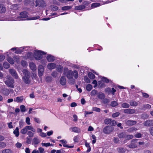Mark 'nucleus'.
<instances>
[{
    "label": "nucleus",
    "instance_id": "obj_1",
    "mask_svg": "<svg viewBox=\"0 0 153 153\" xmlns=\"http://www.w3.org/2000/svg\"><path fill=\"white\" fill-rule=\"evenodd\" d=\"M22 72L24 75L22 77L23 81L26 84H30L31 81L30 72L26 69L23 70Z\"/></svg>",
    "mask_w": 153,
    "mask_h": 153
},
{
    "label": "nucleus",
    "instance_id": "obj_2",
    "mask_svg": "<svg viewBox=\"0 0 153 153\" xmlns=\"http://www.w3.org/2000/svg\"><path fill=\"white\" fill-rule=\"evenodd\" d=\"M66 76L68 78H73L74 77L75 79H77L79 76L78 73L76 70H69L67 72Z\"/></svg>",
    "mask_w": 153,
    "mask_h": 153
},
{
    "label": "nucleus",
    "instance_id": "obj_3",
    "mask_svg": "<svg viewBox=\"0 0 153 153\" xmlns=\"http://www.w3.org/2000/svg\"><path fill=\"white\" fill-rule=\"evenodd\" d=\"M4 83L8 87L11 88H14V80L12 77H10L8 78L7 80L4 81Z\"/></svg>",
    "mask_w": 153,
    "mask_h": 153
},
{
    "label": "nucleus",
    "instance_id": "obj_4",
    "mask_svg": "<svg viewBox=\"0 0 153 153\" xmlns=\"http://www.w3.org/2000/svg\"><path fill=\"white\" fill-rule=\"evenodd\" d=\"M46 54V52L36 50L34 52V56L36 59L39 60L42 58V55Z\"/></svg>",
    "mask_w": 153,
    "mask_h": 153
},
{
    "label": "nucleus",
    "instance_id": "obj_5",
    "mask_svg": "<svg viewBox=\"0 0 153 153\" xmlns=\"http://www.w3.org/2000/svg\"><path fill=\"white\" fill-rule=\"evenodd\" d=\"M138 139H134L131 140L130 144L127 147L131 149H134L138 147Z\"/></svg>",
    "mask_w": 153,
    "mask_h": 153
},
{
    "label": "nucleus",
    "instance_id": "obj_6",
    "mask_svg": "<svg viewBox=\"0 0 153 153\" xmlns=\"http://www.w3.org/2000/svg\"><path fill=\"white\" fill-rule=\"evenodd\" d=\"M114 130V128L110 126H107L105 127L103 130V132L105 134H109L112 132Z\"/></svg>",
    "mask_w": 153,
    "mask_h": 153
},
{
    "label": "nucleus",
    "instance_id": "obj_7",
    "mask_svg": "<svg viewBox=\"0 0 153 153\" xmlns=\"http://www.w3.org/2000/svg\"><path fill=\"white\" fill-rule=\"evenodd\" d=\"M36 6H38L40 7H44L46 6V4L43 0H36Z\"/></svg>",
    "mask_w": 153,
    "mask_h": 153
},
{
    "label": "nucleus",
    "instance_id": "obj_8",
    "mask_svg": "<svg viewBox=\"0 0 153 153\" xmlns=\"http://www.w3.org/2000/svg\"><path fill=\"white\" fill-rule=\"evenodd\" d=\"M9 72L12 76L15 78L17 79L19 78V76L15 69H10L9 70Z\"/></svg>",
    "mask_w": 153,
    "mask_h": 153
},
{
    "label": "nucleus",
    "instance_id": "obj_9",
    "mask_svg": "<svg viewBox=\"0 0 153 153\" xmlns=\"http://www.w3.org/2000/svg\"><path fill=\"white\" fill-rule=\"evenodd\" d=\"M38 73L40 77L42 76L43 74L44 71V68L43 66L40 65L38 68Z\"/></svg>",
    "mask_w": 153,
    "mask_h": 153
},
{
    "label": "nucleus",
    "instance_id": "obj_10",
    "mask_svg": "<svg viewBox=\"0 0 153 153\" xmlns=\"http://www.w3.org/2000/svg\"><path fill=\"white\" fill-rule=\"evenodd\" d=\"M143 125L146 126H153V120H147L143 123Z\"/></svg>",
    "mask_w": 153,
    "mask_h": 153
},
{
    "label": "nucleus",
    "instance_id": "obj_11",
    "mask_svg": "<svg viewBox=\"0 0 153 153\" xmlns=\"http://www.w3.org/2000/svg\"><path fill=\"white\" fill-rule=\"evenodd\" d=\"M135 110L134 109H126L124 110V112L125 113L128 114H133L135 113Z\"/></svg>",
    "mask_w": 153,
    "mask_h": 153
},
{
    "label": "nucleus",
    "instance_id": "obj_12",
    "mask_svg": "<svg viewBox=\"0 0 153 153\" xmlns=\"http://www.w3.org/2000/svg\"><path fill=\"white\" fill-rule=\"evenodd\" d=\"M29 65L30 69L33 71H35L36 70V66L34 63L31 62L29 63Z\"/></svg>",
    "mask_w": 153,
    "mask_h": 153
},
{
    "label": "nucleus",
    "instance_id": "obj_13",
    "mask_svg": "<svg viewBox=\"0 0 153 153\" xmlns=\"http://www.w3.org/2000/svg\"><path fill=\"white\" fill-rule=\"evenodd\" d=\"M136 121L128 120L125 121V123L128 126H132L136 124Z\"/></svg>",
    "mask_w": 153,
    "mask_h": 153
},
{
    "label": "nucleus",
    "instance_id": "obj_14",
    "mask_svg": "<svg viewBox=\"0 0 153 153\" xmlns=\"http://www.w3.org/2000/svg\"><path fill=\"white\" fill-rule=\"evenodd\" d=\"M2 93L4 95H7L10 93V91L7 88H4L1 89Z\"/></svg>",
    "mask_w": 153,
    "mask_h": 153
},
{
    "label": "nucleus",
    "instance_id": "obj_15",
    "mask_svg": "<svg viewBox=\"0 0 153 153\" xmlns=\"http://www.w3.org/2000/svg\"><path fill=\"white\" fill-rule=\"evenodd\" d=\"M24 97L23 96L18 97L14 99V101L17 102H21L23 101Z\"/></svg>",
    "mask_w": 153,
    "mask_h": 153
},
{
    "label": "nucleus",
    "instance_id": "obj_16",
    "mask_svg": "<svg viewBox=\"0 0 153 153\" xmlns=\"http://www.w3.org/2000/svg\"><path fill=\"white\" fill-rule=\"evenodd\" d=\"M56 66V64L53 63H50L48 64L47 67L48 69L52 70L54 69Z\"/></svg>",
    "mask_w": 153,
    "mask_h": 153
},
{
    "label": "nucleus",
    "instance_id": "obj_17",
    "mask_svg": "<svg viewBox=\"0 0 153 153\" xmlns=\"http://www.w3.org/2000/svg\"><path fill=\"white\" fill-rule=\"evenodd\" d=\"M10 8L13 10H17L19 9V6L18 4H16L12 5Z\"/></svg>",
    "mask_w": 153,
    "mask_h": 153
},
{
    "label": "nucleus",
    "instance_id": "obj_18",
    "mask_svg": "<svg viewBox=\"0 0 153 153\" xmlns=\"http://www.w3.org/2000/svg\"><path fill=\"white\" fill-rule=\"evenodd\" d=\"M97 97L100 99L103 100L105 98V95L103 93L99 92L97 94Z\"/></svg>",
    "mask_w": 153,
    "mask_h": 153
},
{
    "label": "nucleus",
    "instance_id": "obj_19",
    "mask_svg": "<svg viewBox=\"0 0 153 153\" xmlns=\"http://www.w3.org/2000/svg\"><path fill=\"white\" fill-rule=\"evenodd\" d=\"M60 82L62 85H65L66 80L65 77L62 76L61 77L60 80Z\"/></svg>",
    "mask_w": 153,
    "mask_h": 153
},
{
    "label": "nucleus",
    "instance_id": "obj_20",
    "mask_svg": "<svg viewBox=\"0 0 153 153\" xmlns=\"http://www.w3.org/2000/svg\"><path fill=\"white\" fill-rule=\"evenodd\" d=\"M40 141L37 137L34 138L32 140V144L37 145L40 143Z\"/></svg>",
    "mask_w": 153,
    "mask_h": 153
},
{
    "label": "nucleus",
    "instance_id": "obj_21",
    "mask_svg": "<svg viewBox=\"0 0 153 153\" xmlns=\"http://www.w3.org/2000/svg\"><path fill=\"white\" fill-rule=\"evenodd\" d=\"M47 59L48 62H53L55 60V58L51 55H49L47 57Z\"/></svg>",
    "mask_w": 153,
    "mask_h": 153
},
{
    "label": "nucleus",
    "instance_id": "obj_22",
    "mask_svg": "<svg viewBox=\"0 0 153 153\" xmlns=\"http://www.w3.org/2000/svg\"><path fill=\"white\" fill-rule=\"evenodd\" d=\"M70 129L72 130V131L74 132L79 133L80 131V129L76 127H71Z\"/></svg>",
    "mask_w": 153,
    "mask_h": 153
},
{
    "label": "nucleus",
    "instance_id": "obj_23",
    "mask_svg": "<svg viewBox=\"0 0 153 153\" xmlns=\"http://www.w3.org/2000/svg\"><path fill=\"white\" fill-rule=\"evenodd\" d=\"M27 14L26 12H23L20 14V17L21 18H25L27 17Z\"/></svg>",
    "mask_w": 153,
    "mask_h": 153
},
{
    "label": "nucleus",
    "instance_id": "obj_24",
    "mask_svg": "<svg viewBox=\"0 0 153 153\" xmlns=\"http://www.w3.org/2000/svg\"><path fill=\"white\" fill-rule=\"evenodd\" d=\"M6 10V8L2 4H0V13H4L5 12Z\"/></svg>",
    "mask_w": 153,
    "mask_h": 153
},
{
    "label": "nucleus",
    "instance_id": "obj_25",
    "mask_svg": "<svg viewBox=\"0 0 153 153\" xmlns=\"http://www.w3.org/2000/svg\"><path fill=\"white\" fill-rule=\"evenodd\" d=\"M13 134L15 135L16 137H18L19 136V129L18 127H16L15 130H14L13 132Z\"/></svg>",
    "mask_w": 153,
    "mask_h": 153
},
{
    "label": "nucleus",
    "instance_id": "obj_26",
    "mask_svg": "<svg viewBox=\"0 0 153 153\" xmlns=\"http://www.w3.org/2000/svg\"><path fill=\"white\" fill-rule=\"evenodd\" d=\"M27 130H29L33 132H35L36 131L35 129L33 127L30 126H26Z\"/></svg>",
    "mask_w": 153,
    "mask_h": 153
},
{
    "label": "nucleus",
    "instance_id": "obj_27",
    "mask_svg": "<svg viewBox=\"0 0 153 153\" xmlns=\"http://www.w3.org/2000/svg\"><path fill=\"white\" fill-rule=\"evenodd\" d=\"M137 130V129L134 127H131L128 129L127 131L129 133L134 132Z\"/></svg>",
    "mask_w": 153,
    "mask_h": 153
},
{
    "label": "nucleus",
    "instance_id": "obj_28",
    "mask_svg": "<svg viewBox=\"0 0 153 153\" xmlns=\"http://www.w3.org/2000/svg\"><path fill=\"white\" fill-rule=\"evenodd\" d=\"M126 134L124 132L120 133L118 135V137L120 138H125Z\"/></svg>",
    "mask_w": 153,
    "mask_h": 153
},
{
    "label": "nucleus",
    "instance_id": "obj_29",
    "mask_svg": "<svg viewBox=\"0 0 153 153\" xmlns=\"http://www.w3.org/2000/svg\"><path fill=\"white\" fill-rule=\"evenodd\" d=\"M85 6L83 5H80L75 7V9L77 10H81L85 8Z\"/></svg>",
    "mask_w": 153,
    "mask_h": 153
},
{
    "label": "nucleus",
    "instance_id": "obj_30",
    "mask_svg": "<svg viewBox=\"0 0 153 153\" xmlns=\"http://www.w3.org/2000/svg\"><path fill=\"white\" fill-rule=\"evenodd\" d=\"M151 108V105L149 104L144 105H143L142 109H146L150 108Z\"/></svg>",
    "mask_w": 153,
    "mask_h": 153
},
{
    "label": "nucleus",
    "instance_id": "obj_31",
    "mask_svg": "<svg viewBox=\"0 0 153 153\" xmlns=\"http://www.w3.org/2000/svg\"><path fill=\"white\" fill-rule=\"evenodd\" d=\"M1 153H13V152L10 149H7L3 150Z\"/></svg>",
    "mask_w": 153,
    "mask_h": 153
},
{
    "label": "nucleus",
    "instance_id": "obj_32",
    "mask_svg": "<svg viewBox=\"0 0 153 153\" xmlns=\"http://www.w3.org/2000/svg\"><path fill=\"white\" fill-rule=\"evenodd\" d=\"M100 6V4L99 3H93L91 4V7L93 8L97 7Z\"/></svg>",
    "mask_w": 153,
    "mask_h": 153
},
{
    "label": "nucleus",
    "instance_id": "obj_33",
    "mask_svg": "<svg viewBox=\"0 0 153 153\" xmlns=\"http://www.w3.org/2000/svg\"><path fill=\"white\" fill-rule=\"evenodd\" d=\"M72 7L71 6H66L62 7V10H68L71 9Z\"/></svg>",
    "mask_w": 153,
    "mask_h": 153
},
{
    "label": "nucleus",
    "instance_id": "obj_34",
    "mask_svg": "<svg viewBox=\"0 0 153 153\" xmlns=\"http://www.w3.org/2000/svg\"><path fill=\"white\" fill-rule=\"evenodd\" d=\"M134 136L132 135H126V134L125 138L126 140H129L133 138Z\"/></svg>",
    "mask_w": 153,
    "mask_h": 153
},
{
    "label": "nucleus",
    "instance_id": "obj_35",
    "mask_svg": "<svg viewBox=\"0 0 153 153\" xmlns=\"http://www.w3.org/2000/svg\"><path fill=\"white\" fill-rule=\"evenodd\" d=\"M7 61L11 64H13L14 63V61L13 59L10 57H8L7 59Z\"/></svg>",
    "mask_w": 153,
    "mask_h": 153
},
{
    "label": "nucleus",
    "instance_id": "obj_36",
    "mask_svg": "<svg viewBox=\"0 0 153 153\" xmlns=\"http://www.w3.org/2000/svg\"><path fill=\"white\" fill-rule=\"evenodd\" d=\"M27 131H28L27 129L26 126H25L21 130L20 132L22 134H25L27 133Z\"/></svg>",
    "mask_w": 153,
    "mask_h": 153
},
{
    "label": "nucleus",
    "instance_id": "obj_37",
    "mask_svg": "<svg viewBox=\"0 0 153 153\" xmlns=\"http://www.w3.org/2000/svg\"><path fill=\"white\" fill-rule=\"evenodd\" d=\"M121 106L123 108H128L129 107L130 105L128 103H124L122 104Z\"/></svg>",
    "mask_w": 153,
    "mask_h": 153
},
{
    "label": "nucleus",
    "instance_id": "obj_38",
    "mask_svg": "<svg viewBox=\"0 0 153 153\" xmlns=\"http://www.w3.org/2000/svg\"><path fill=\"white\" fill-rule=\"evenodd\" d=\"M34 0H25V3L26 4H30L31 5H33V4H34Z\"/></svg>",
    "mask_w": 153,
    "mask_h": 153
},
{
    "label": "nucleus",
    "instance_id": "obj_39",
    "mask_svg": "<svg viewBox=\"0 0 153 153\" xmlns=\"http://www.w3.org/2000/svg\"><path fill=\"white\" fill-rule=\"evenodd\" d=\"M20 108L21 111L22 112H25L26 110L25 106L23 105L20 106Z\"/></svg>",
    "mask_w": 153,
    "mask_h": 153
},
{
    "label": "nucleus",
    "instance_id": "obj_40",
    "mask_svg": "<svg viewBox=\"0 0 153 153\" xmlns=\"http://www.w3.org/2000/svg\"><path fill=\"white\" fill-rule=\"evenodd\" d=\"M88 76L91 79H93L95 78L94 75L92 73L90 72L88 74Z\"/></svg>",
    "mask_w": 153,
    "mask_h": 153
},
{
    "label": "nucleus",
    "instance_id": "obj_41",
    "mask_svg": "<svg viewBox=\"0 0 153 153\" xmlns=\"http://www.w3.org/2000/svg\"><path fill=\"white\" fill-rule=\"evenodd\" d=\"M6 146L5 143L1 142H0V149H1L5 147Z\"/></svg>",
    "mask_w": 153,
    "mask_h": 153
},
{
    "label": "nucleus",
    "instance_id": "obj_42",
    "mask_svg": "<svg viewBox=\"0 0 153 153\" xmlns=\"http://www.w3.org/2000/svg\"><path fill=\"white\" fill-rule=\"evenodd\" d=\"M118 105L117 102L115 101H113L111 102L110 105L113 107H114Z\"/></svg>",
    "mask_w": 153,
    "mask_h": 153
},
{
    "label": "nucleus",
    "instance_id": "obj_43",
    "mask_svg": "<svg viewBox=\"0 0 153 153\" xmlns=\"http://www.w3.org/2000/svg\"><path fill=\"white\" fill-rule=\"evenodd\" d=\"M129 103L130 105L132 106H136L137 105V103L136 102L133 101H130Z\"/></svg>",
    "mask_w": 153,
    "mask_h": 153
},
{
    "label": "nucleus",
    "instance_id": "obj_44",
    "mask_svg": "<svg viewBox=\"0 0 153 153\" xmlns=\"http://www.w3.org/2000/svg\"><path fill=\"white\" fill-rule=\"evenodd\" d=\"M111 119H106L104 120L105 123L107 125L109 124L110 125L111 122Z\"/></svg>",
    "mask_w": 153,
    "mask_h": 153
},
{
    "label": "nucleus",
    "instance_id": "obj_45",
    "mask_svg": "<svg viewBox=\"0 0 153 153\" xmlns=\"http://www.w3.org/2000/svg\"><path fill=\"white\" fill-rule=\"evenodd\" d=\"M69 79V82L72 84H74L75 82V79L73 78H68Z\"/></svg>",
    "mask_w": 153,
    "mask_h": 153
},
{
    "label": "nucleus",
    "instance_id": "obj_46",
    "mask_svg": "<svg viewBox=\"0 0 153 153\" xmlns=\"http://www.w3.org/2000/svg\"><path fill=\"white\" fill-rule=\"evenodd\" d=\"M119 153H124L125 152L126 150L123 148H119L118 149Z\"/></svg>",
    "mask_w": 153,
    "mask_h": 153
},
{
    "label": "nucleus",
    "instance_id": "obj_47",
    "mask_svg": "<svg viewBox=\"0 0 153 153\" xmlns=\"http://www.w3.org/2000/svg\"><path fill=\"white\" fill-rule=\"evenodd\" d=\"M92 86L90 84L86 86V89L88 91H90L92 89Z\"/></svg>",
    "mask_w": 153,
    "mask_h": 153
},
{
    "label": "nucleus",
    "instance_id": "obj_48",
    "mask_svg": "<svg viewBox=\"0 0 153 153\" xmlns=\"http://www.w3.org/2000/svg\"><path fill=\"white\" fill-rule=\"evenodd\" d=\"M39 18V16H36L27 18V19L28 20H34L38 19Z\"/></svg>",
    "mask_w": 153,
    "mask_h": 153
},
{
    "label": "nucleus",
    "instance_id": "obj_49",
    "mask_svg": "<svg viewBox=\"0 0 153 153\" xmlns=\"http://www.w3.org/2000/svg\"><path fill=\"white\" fill-rule=\"evenodd\" d=\"M27 134L29 137H31L34 136V133L32 131H27Z\"/></svg>",
    "mask_w": 153,
    "mask_h": 153
},
{
    "label": "nucleus",
    "instance_id": "obj_50",
    "mask_svg": "<svg viewBox=\"0 0 153 153\" xmlns=\"http://www.w3.org/2000/svg\"><path fill=\"white\" fill-rule=\"evenodd\" d=\"M102 80L103 82L106 83H108L110 81V80L105 77H102Z\"/></svg>",
    "mask_w": 153,
    "mask_h": 153
},
{
    "label": "nucleus",
    "instance_id": "obj_51",
    "mask_svg": "<svg viewBox=\"0 0 153 153\" xmlns=\"http://www.w3.org/2000/svg\"><path fill=\"white\" fill-rule=\"evenodd\" d=\"M63 67L61 65H59L57 68V70L59 72H61L62 71Z\"/></svg>",
    "mask_w": 153,
    "mask_h": 153
},
{
    "label": "nucleus",
    "instance_id": "obj_52",
    "mask_svg": "<svg viewBox=\"0 0 153 153\" xmlns=\"http://www.w3.org/2000/svg\"><path fill=\"white\" fill-rule=\"evenodd\" d=\"M3 65L4 67L5 68H8L10 67L9 64L7 62H4Z\"/></svg>",
    "mask_w": 153,
    "mask_h": 153
},
{
    "label": "nucleus",
    "instance_id": "obj_53",
    "mask_svg": "<svg viewBox=\"0 0 153 153\" xmlns=\"http://www.w3.org/2000/svg\"><path fill=\"white\" fill-rule=\"evenodd\" d=\"M92 139H93V140H92V143L94 144L96 142V137H95V136L94 134H93L92 135Z\"/></svg>",
    "mask_w": 153,
    "mask_h": 153
},
{
    "label": "nucleus",
    "instance_id": "obj_54",
    "mask_svg": "<svg viewBox=\"0 0 153 153\" xmlns=\"http://www.w3.org/2000/svg\"><path fill=\"white\" fill-rule=\"evenodd\" d=\"M97 93V91L96 90H93L91 92V96H94L96 95Z\"/></svg>",
    "mask_w": 153,
    "mask_h": 153
},
{
    "label": "nucleus",
    "instance_id": "obj_55",
    "mask_svg": "<svg viewBox=\"0 0 153 153\" xmlns=\"http://www.w3.org/2000/svg\"><path fill=\"white\" fill-rule=\"evenodd\" d=\"M119 139L117 137H114L113 139V141L115 143H117L119 142Z\"/></svg>",
    "mask_w": 153,
    "mask_h": 153
},
{
    "label": "nucleus",
    "instance_id": "obj_56",
    "mask_svg": "<svg viewBox=\"0 0 153 153\" xmlns=\"http://www.w3.org/2000/svg\"><path fill=\"white\" fill-rule=\"evenodd\" d=\"M117 124V123L116 122L115 120H112L111 121V122L110 124V125L111 126H115Z\"/></svg>",
    "mask_w": 153,
    "mask_h": 153
},
{
    "label": "nucleus",
    "instance_id": "obj_57",
    "mask_svg": "<svg viewBox=\"0 0 153 153\" xmlns=\"http://www.w3.org/2000/svg\"><path fill=\"white\" fill-rule=\"evenodd\" d=\"M42 144L43 146H45L46 147L49 146L51 145V144H50V143H42Z\"/></svg>",
    "mask_w": 153,
    "mask_h": 153
},
{
    "label": "nucleus",
    "instance_id": "obj_58",
    "mask_svg": "<svg viewBox=\"0 0 153 153\" xmlns=\"http://www.w3.org/2000/svg\"><path fill=\"white\" fill-rule=\"evenodd\" d=\"M134 136L136 138H140L142 136L141 133H137L134 135Z\"/></svg>",
    "mask_w": 153,
    "mask_h": 153
},
{
    "label": "nucleus",
    "instance_id": "obj_59",
    "mask_svg": "<svg viewBox=\"0 0 153 153\" xmlns=\"http://www.w3.org/2000/svg\"><path fill=\"white\" fill-rule=\"evenodd\" d=\"M84 79L85 82L87 83H89L90 82V80L87 76L84 77Z\"/></svg>",
    "mask_w": 153,
    "mask_h": 153
},
{
    "label": "nucleus",
    "instance_id": "obj_60",
    "mask_svg": "<svg viewBox=\"0 0 153 153\" xmlns=\"http://www.w3.org/2000/svg\"><path fill=\"white\" fill-rule=\"evenodd\" d=\"M120 114L119 112H116L113 114L112 117H118Z\"/></svg>",
    "mask_w": 153,
    "mask_h": 153
},
{
    "label": "nucleus",
    "instance_id": "obj_61",
    "mask_svg": "<svg viewBox=\"0 0 153 153\" xmlns=\"http://www.w3.org/2000/svg\"><path fill=\"white\" fill-rule=\"evenodd\" d=\"M30 120L29 117H27L26 118V122L27 125H30Z\"/></svg>",
    "mask_w": 153,
    "mask_h": 153
},
{
    "label": "nucleus",
    "instance_id": "obj_62",
    "mask_svg": "<svg viewBox=\"0 0 153 153\" xmlns=\"http://www.w3.org/2000/svg\"><path fill=\"white\" fill-rule=\"evenodd\" d=\"M142 94L143 97L145 98H147L149 97V95L146 93L142 92Z\"/></svg>",
    "mask_w": 153,
    "mask_h": 153
},
{
    "label": "nucleus",
    "instance_id": "obj_63",
    "mask_svg": "<svg viewBox=\"0 0 153 153\" xmlns=\"http://www.w3.org/2000/svg\"><path fill=\"white\" fill-rule=\"evenodd\" d=\"M51 80V77L50 76H47L46 78V80L47 82H49Z\"/></svg>",
    "mask_w": 153,
    "mask_h": 153
},
{
    "label": "nucleus",
    "instance_id": "obj_64",
    "mask_svg": "<svg viewBox=\"0 0 153 153\" xmlns=\"http://www.w3.org/2000/svg\"><path fill=\"white\" fill-rule=\"evenodd\" d=\"M149 131L150 134L153 136V127H151L149 129Z\"/></svg>",
    "mask_w": 153,
    "mask_h": 153
}]
</instances>
